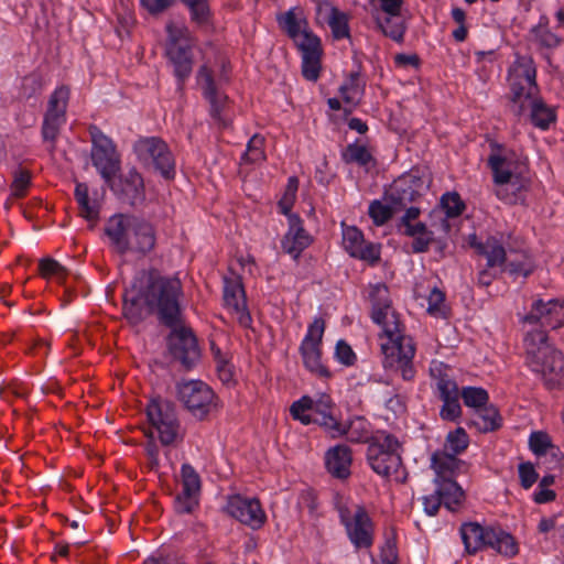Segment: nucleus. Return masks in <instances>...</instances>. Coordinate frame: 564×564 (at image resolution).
I'll use <instances>...</instances> for the list:
<instances>
[{
    "mask_svg": "<svg viewBox=\"0 0 564 564\" xmlns=\"http://www.w3.org/2000/svg\"><path fill=\"white\" fill-rule=\"evenodd\" d=\"M343 246L354 258H358L370 263L379 260V247L375 243L366 242L362 232L355 226L343 227Z\"/></svg>",
    "mask_w": 564,
    "mask_h": 564,
    "instance_id": "23",
    "label": "nucleus"
},
{
    "mask_svg": "<svg viewBox=\"0 0 564 564\" xmlns=\"http://www.w3.org/2000/svg\"><path fill=\"white\" fill-rule=\"evenodd\" d=\"M340 96L345 102V111L351 112L360 102L364 94V83L358 73H351L347 80L339 87Z\"/></svg>",
    "mask_w": 564,
    "mask_h": 564,
    "instance_id": "31",
    "label": "nucleus"
},
{
    "mask_svg": "<svg viewBox=\"0 0 564 564\" xmlns=\"http://www.w3.org/2000/svg\"><path fill=\"white\" fill-rule=\"evenodd\" d=\"M264 138L260 134H254L247 144V150L241 158L242 163L257 164L265 160L264 154Z\"/></svg>",
    "mask_w": 564,
    "mask_h": 564,
    "instance_id": "38",
    "label": "nucleus"
},
{
    "mask_svg": "<svg viewBox=\"0 0 564 564\" xmlns=\"http://www.w3.org/2000/svg\"><path fill=\"white\" fill-rule=\"evenodd\" d=\"M312 242L311 236L302 226L297 215H289V230L283 237L282 248L294 259H297L302 251Z\"/></svg>",
    "mask_w": 564,
    "mask_h": 564,
    "instance_id": "24",
    "label": "nucleus"
},
{
    "mask_svg": "<svg viewBox=\"0 0 564 564\" xmlns=\"http://www.w3.org/2000/svg\"><path fill=\"white\" fill-rule=\"evenodd\" d=\"M332 409L333 402L328 395L322 394L316 400L305 395L291 405L290 412L303 424L317 423L324 426L332 437H337L345 434L347 429L333 416Z\"/></svg>",
    "mask_w": 564,
    "mask_h": 564,
    "instance_id": "8",
    "label": "nucleus"
},
{
    "mask_svg": "<svg viewBox=\"0 0 564 564\" xmlns=\"http://www.w3.org/2000/svg\"><path fill=\"white\" fill-rule=\"evenodd\" d=\"M325 330V322L316 318L310 325L307 334L301 345L304 366L318 376H326L327 369L321 361V343Z\"/></svg>",
    "mask_w": 564,
    "mask_h": 564,
    "instance_id": "17",
    "label": "nucleus"
},
{
    "mask_svg": "<svg viewBox=\"0 0 564 564\" xmlns=\"http://www.w3.org/2000/svg\"><path fill=\"white\" fill-rule=\"evenodd\" d=\"M224 282L225 306L231 312L241 326L249 327L251 324V316L247 311L245 290L240 278L231 275L225 278Z\"/></svg>",
    "mask_w": 564,
    "mask_h": 564,
    "instance_id": "21",
    "label": "nucleus"
},
{
    "mask_svg": "<svg viewBox=\"0 0 564 564\" xmlns=\"http://www.w3.org/2000/svg\"><path fill=\"white\" fill-rule=\"evenodd\" d=\"M43 87V77L39 73H31L25 76L21 85V96L31 98L39 94Z\"/></svg>",
    "mask_w": 564,
    "mask_h": 564,
    "instance_id": "50",
    "label": "nucleus"
},
{
    "mask_svg": "<svg viewBox=\"0 0 564 564\" xmlns=\"http://www.w3.org/2000/svg\"><path fill=\"white\" fill-rule=\"evenodd\" d=\"M398 560L395 544L388 541L381 550V561L383 564H395Z\"/></svg>",
    "mask_w": 564,
    "mask_h": 564,
    "instance_id": "64",
    "label": "nucleus"
},
{
    "mask_svg": "<svg viewBox=\"0 0 564 564\" xmlns=\"http://www.w3.org/2000/svg\"><path fill=\"white\" fill-rule=\"evenodd\" d=\"M445 301L444 293L438 289H433L429 295L427 302V312L432 315H443V304Z\"/></svg>",
    "mask_w": 564,
    "mask_h": 564,
    "instance_id": "57",
    "label": "nucleus"
},
{
    "mask_svg": "<svg viewBox=\"0 0 564 564\" xmlns=\"http://www.w3.org/2000/svg\"><path fill=\"white\" fill-rule=\"evenodd\" d=\"M498 419L499 415L497 410L494 408H487L485 405L476 410L475 417L473 419V424H475L480 431L488 432L499 426Z\"/></svg>",
    "mask_w": 564,
    "mask_h": 564,
    "instance_id": "37",
    "label": "nucleus"
},
{
    "mask_svg": "<svg viewBox=\"0 0 564 564\" xmlns=\"http://www.w3.org/2000/svg\"><path fill=\"white\" fill-rule=\"evenodd\" d=\"M178 398L185 408L197 419H205L217 408L213 390L200 380L180 383Z\"/></svg>",
    "mask_w": 564,
    "mask_h": 564,
    "instance_id": "12",
    "label": "nucleus"
},
{
    "mask_svg": "<svg viewBox=\"0 0 564 564\" xmlns=\"http://www.w3.org/2000/svg\"><path fill=\"white\" fill-rule=\"evenodd\" d=\"M351 465L350 449L345 445H337L326 453L327 470L337 478H346Z\"/></svg>",
    "mask_w": 564,
    "mask_h": 564,
    "instance_id": "28",
    "label": "nucleus"
},
{
    "mask_svg": "<svg viewBox=\"0 0 564 564\" xmlns=\"http://www.w3.org/2000/svg\"><path fill=\"white\" fill-rule=\"evenodd\" d=\"M464 463L456 455L448 452H436L432 455V468L435 471V481L445 480L456 476Z\"/></svg>",
    "mask_w": 564,
    "mask_h": 564,
    "instance_id": "29",
    "label": "nucleus"
},
{
    "mask_svg": "<svg viewBox=\"0 0 564 564\" xmlns=\"http://www.w3.org/2000/svg\"><path fill=\"white\" fill-rule=\"evenodd\" d=\"M31 185V173L28 170L19 169L13 172L11 183V196L14 198L23 197Z\"/></svg>",
    "mask_w": 564,
    "mask_h": 564,
    "instance_id": "44",
    "label": "nucleus"
},
{
    "mask_svg": "<svg viewBox=\"0 0 564 564\" xmlns=\"http://www.w3.org/2000/svg\"><path fill=\"white\" fill-rule=\"evenodd\" d=\"M525 109L530 110L532 123L541 129L549 128L550 123L555 120L554 111L536 98V95L519 102L518 113Z\"/></svg>",
    "mask_w": 564,
    "mask_h": 564,
    "instance_id": "27",
    "label": "nucleus"
},
{
    "mask_svg": "<svg viewBox=\"0 0 564 564\" xmlns=\"http://www.w3.org/2000/svg\"><path fill=\"white\" fill-rule=\"evenodd\" d=\"M477 250L487 259V265L492 268L500 265L506 260L503 247L494 238H489L485 243H478Z\"/></svg>",
    "mask_w": 564,
    "mask_h": 564,
    "instance_id": "35",
    "label": "nucleus"
},
{
    "mask_svg": "<svg viewBox=\"0 0 564 564\" xmlns=\"http://www.w3.org/2000/svg\"><path fill=\"white\" fill-rule=\"evenodd\" d=\"M173 0H141L142 6L152 14L160 13L172 4ZM191 11L192 20L203 23L207 20L209 9L207 0H182Z\"/></svg>",
    "mask_w": 564,
    "mask_h": 564,
    "instance_id": "25",
    "label": "nucleus"
},
{
    "mask_svg": "<svg viewBox=\"0 0 564 564\" xmlns=\"http://www.w3.org/2000/svg\"><path fill=\"white\" fill-rule=\"evenodd\" d=\"M69 99V89L67 87H58L51 95L47 104V115L66 116V108Z\"/></svg>",
    "mask_w": 564,
    "mask_h": 564,
    "instance_id": "39",
    "label": "nucleus"
},
{
    "mask_svg": "<svg viewBox=\"0 0 564 564\" xmlns=\"http://www.w3.org/2000/svg\"><path fill=\"white\" fill-rule=\"evenodd\" d=\"M147 415L163 445H173L181 440L180 423L171 402L151 401L147 406Z\"/></svg>",
    "mask_w": 564,
    "mask_h": 564,
    "instance_id": "11",
    "label": "nucleus"
},
{
    "mask_svg": "<svg viewBox=\"0 0 564 564\" xmlns=\"http://www.w3.org/2000/svg\"><path fill=\"white\" fill-rule=\"evenodd\" d=\"M105 234L110 239L113 249L120 254L127 252L145 254L155 245L153 226L133 215L111 216L106 224Z\"/></svg>",
    "mask_w": 564,
    "mask_h": 564,
    "instance_id": "4",
    "label": "nucleus"
},
{
    "mask_svg": "<svg viewBox=\"0 0 564 564\" xmlns=\"http://www.w3.org/2000/svg\"><path fill=\"white\" fill-rule=\"evenodd\" d=\"M377 447L368 448V459L372 469L383 477L397 482H403L406 479V473L403 468L399 452H389V454H379Z\"/></svg>",
    "mask_w": 564,
    "mask_h": 564,
    "instance_id": "22",
    "label": "nucleus"
},
{
    "mask_svg": "<svg viewBox=\"0 0 564 564\" xmlns=\"http://www.w3.org/2000/svg\"><path fill=\"white\" fill-rule=\"evenodd\" d=\"M525 361L547 389L564 387V357L547 340L545 330L534 328L524 337Z\"/></svg>",
    "mask_w": 564,
    "mask_h": 564,
    "instance_id": "3",
    "label": "nucleus"
},
{
    "mask_svg": "<svg viewBox=\"0 0 564 564\" xmlns=\"http://www.w3.org/2000/svg\"><path fill=\"white\" fill-rule=\"evenodd\" d=\"M169 348L173 358L186 369H191L199 360L197 340L188 328H174L169 336Z\"/></svg>",
    "mask_w": 564,
    "mask_h": 564,
    "instance_id": "18",
    "label": "nucleus"
},
{
    "mask_svg": "<svg viewBox=\"0 0 564 564\" xmlns=\"http://www.w3.org/2000/svg\"><path fill=\"white\" fill-rule=\"evenodd\" d=\"M399 212V209H394V206L387 202V204H382L378 200L371 203L369 207V215L372 218L373 223L378 226L383 225L388 221L391 216Z\"/></svg>",
    "mask_w": 564,
    "mask_h": 564,
    "instance_id": "47",
    "label": "nucleus"
},
{
    "mask_svg": "<svg viewBox=\"0 0 564 564\" xmlns=\"http://www.w3.org/2000/svg\"><path fill=\"white\" fill-rule=\"evenodd\" d=\"M488 163L492 170L495 183L498 185L497 196L511 203L513 199L508 192L516 194L527 186L528 181L523 176L525 165L516 158L514 153L500 147L492 150Z\"/></svg>",
    "mask_w": 564,
    "mask_h": 564,
    "instance_id": "5",
    "label": "nucleus"
},
{
    "mask_svg": "<svg viewBox=\"0 0 564 564\" xmlns=\"http://www.w3.org/2000/svg\"><path fill=\"white\" fill-rule=\"evenodd\" d=\"M228 82L226 63L219 59L204 63L197 73V84L210 105V116L219 127H226L228 120L221 113L228 102V97L223 93V86Z\"/></svg>",
    "mask_w": 564,
    "mask_h": 564,
    "instance_id": "6",
    "label": "nucleus"
},
{
    "mask_svg": "<svg viewBox=\"0 0 564 564\" xmlns=\"http://www.w3.org/2000/svg\"><path fill=\"white\" fill-rule=\"evenodd\" d=\"M80 215L90 223L93 228L99 215V207L96 202H90L89 198L84 204H78Z\"/></svg>",
    "mask_w": 564,
    "mask_h": 564,
    "instance_id": "63",
    "label": "nucleus"
},
{
    "mask_svg": "<svg viewBox=\"0 0 564 564\" xmlns=\"http://www.w3.org/2000/svg\"><path fill=\"white\" fill-rule=\"evenodd\" d=\"M405 234L414 238L412 243V249L414 252L426 251L430 242L433 239L432 232H430L425 225L421 221H417L414 225H409V229Z\"/></svg>",
    "mask_w": 564,
    "mask_h": 564,
    "instance_id": "36",
    "label": "nucleus"
},
{
    "mask_svg": "<svg viewBox=\"0 0 564 564\" xmlns=\"http://www.w3.org/2000/svg\"><path fill=\"white\" fill-rule=\"evenodd\" d=\"M435 484L437 486L435 492L447 509L455 510L463 502L465 494L454 479L446 478Z\"/></svg>",
    "mask_w": 564,
    "mask_h": 564,
    "instance_id": "32",
    "label": "nucleus"
},
{
    "mask_svg": "<svg viewBox=\"0 0 564 564\" xmlns=\"http://www.w3.org/2000/svg\"><path fill=\"white\" fill-rule=\"evenodd\" d=\"M465 405L476 410L485 406L488 401V393L482 388L466 387L460 391Z\"/></svg>",
    "mask_w": 564,
    "mask_h": 564,
    "instance_id": "41",
    "label": "nucleus"
},
{
    "mask_svg": "<svg viewBox=\"0 0 564 564\" xmlns=\"http://www.w3.org/2000/svg\"><path fill=\"white\" fill-rule=\"evenodd\" d=\"M216 362V371L220 381L225 384H229L234 381V367L229 361V358L220 351L219 348H212Z\"/></svg>",
    "mask_w": 564,
    "mask_h": 564,
    "instance_id": "40",
    "label": "nucleus"
},
{
    "mask_svg": "<svg viewBox=\"0 0 564 564\" xmlns=\"http://www.w3.org/2000/svg\"><path fill=\"white\" fill-rule=\"evenodd\" d=\"M227 512L251 529H259L265 522V513L256 498L232 496L227 502Z\"/></svg>",
    "mask_w": 564,
    "mask_h": 564,
    "instance_id": "19",
    "label": "nucleus"
},
{
    "mask_svg": "<svg viewBox=\"0 0 564 564\" xmlns=\"http://www.w3.org/2000/svg\"><path fill=\"white\" fill-rule=\"evenodd\" d=\"M465 550L474 554L485 547H491L506 557L518 554L516 540L506 531L491 527H482L477 522L464 523L460 528Z\"/></svg>",
    "mask_w": 564,
    "mask_h": 564,
    "instance_id": "7",
    "label": "nucleus"
},
{
    "mask_svg": "<svg viewBox=\"0 0 564 564\" xmlns=\"http://www.w3.org/2000/svg\"><path fill=\"white\" fill-rule=\"evenodd\" d=\"M336 507L350 542L358 549L369 547L373 540V524L366 508L344 498L337 500Z\"/></svg>",
    "mask_w": 564,
    "mask_h": 564,
    "instance_id": "9",
    "label": "nucleus"
},
{
    "mask_svg": "<svg viewBox=\"0 0 564 564\" xmlns=\"http://www.w3.org/2000/svg\"><path fill=\"white\" fill-rule=\"evenodd\" d=\"M199 495L182 491L175 498V510L177 513H191L198 506Z\"/></svg>",
    "mask_w": 564,
    "mask_h": 564,
    "instance_id": "53",
    "label": "nucleus"
},
{
    "mask_svg": "<svg viewBox=\"0 0 564 564\" xmlns=\"http://www.w3.org/2000/svg\"><path fill=\"white\" fill-rule=\"evenodd\" d=\"M429 187L423 177L409 173L395 180L386 192V200L394 206V209H403L414 202Z\"/></svg>",
    "mask_w": 564,
    "mask_h": 564,
    "instance_id": "16",
    "label": "nucleus"
},
{
    "mask_svg": "<svg viewBox=\"0 0 564 564\" xmlns=\"http://www.w3.org/2000/svg\"><path fill=\"white\" fill-rule=\"evenodd\" d=\"M299 181L296 177H290L285 187L284 194L279 202L281 212L285 215H290V210L295 202L297 192Z\"/></svg>",
    "mask_w": 564,
    "mask_h": 564,
    "instance_id": "52",
    "label": "nucleus"
},
{
    "mask_svg": "<svg viewBox=\"0 0 564 564\" xmlns=\"http://www.w3.org/2000/svg\"><path fill=\"white\" fill-rule=\"evenodd\" d=\"M369 447H377L379 451L378 455L389 454V452H399L400 443L393 435L381 433L373 438Z\"/></svg>",
    "mask_w": 564,
    "mask_h": 564,
    "instance_id": "51",
    "label": "nucleus"
},
{
    "mask_svg": "<svg viewBox=\"0 0 564 564\" xmlns=\"http://www.w3.org/2000/svg\"><path fill=\"white\" fill-rule=\"evenodd\" d=\"M302 52V56L315 53H322L319 39L308 29L293 40Z\"/></svg>",
    "mask_w": 564,
    "mask_h": 564,
    "instance_id": "43",
    "label": "nucleus"
},
{
    "mask_svg": "<svg viewBox=\"0 0 564 564\" xmlns=\"http://www.w3.org/2000/svg\"><path fill=\"white\" fill-rule=\"evenodd\" d=\"M534 36L536 42L545 47H554L560 43V39L555 34L542 26L534 30Z\"/></svg>",
    "mask_w": 564,
    "mask_h": 564,
    "instance_id": "62",
    "label": "nucleus"
},
{
    "mask_svg": "<svg viewBox=\"0 0 564 564\" xmlns=\"http://www.w3.org/2000/svg\"><path fill=\"white\" fill-rule=\"evenodd\" d=\"M40 272L43 278L52 275L59 278L65 274V269L54 259H43L40 261Z\"/></svg>",
    "mask_w": 564,
    "mask_h": 564,
    "instance_id": "59",
    "label": "nucleus"
},
{
    "mask_svg": "<svg viewBox=\"0 0 564 564\" xmlns=\"http://www.w3.org/2000/svg\"><path fill=\"white\" fill-rule=\"evenodd\" d=\"M321 54L322 53H315L302 56V74L307 80L315 82L318 78L321 72Z\"/></svg>",
    "mask_w": 564,
    "mask_h": 564,
    "instance_id": "49",
    "label": "nucleus"
},
{
    "mask_svg": "<svg viewBox=\"0 0 564 564\" xmlns=\"http://www.w3.org/2000/svg\"><path fill=\"white\" fill-rule=\"evenodd\" d=\"M535 76L536 70L532 58L529 56L518 57L509 69V84L514 104L536 95Z\"/></svg>",
    "mask_w": 564,
    "mask_h": 564,
    "instance_id": "14",
    "label": "nucleus"
},
{
    "mask_svg": "<svg viewBox=\"0 0 564 564\" xmlns=\"http://www.w3.org/2000/svg\"><path fill=\"white\" fill-rule=\"evenodd\" d=\"M372 321L382 328L380 347L384 356V367L400 372L404 380H412L414 368L412 359L415 354L411 337L403 335L399 314L391 305L388 288L384 284L371 286Z\"/></svg>",
    "mask_w": 564,
    "mask_h": 564,
    "instance_id": "2",
    "label": "nucleus"
},
{
    "mask_svg": "<svg viewBox=\"0 0 564 564\" xmlns=\"http://www.w3.org/2000/svg\"><path fill=\"white\" fill-rule=\"evenodd\" d=\"M181 478H182V487H183L182 491L199 495L200 478L191 465L184 464L182 466Z\"/></svg>",
    "mask_w": 564,
    "mask_h": 564,
    "instance_id": "45",
    "label": "nucleus"
},
{
    "mask_svg": "<svg viewBox=\"0 0 564 564\" xmlns=\"http://www.w3.org/2000/svg\"><path fill=\"white\" fill-rule=\"evenodd\" d=\"M564 301L558 299L536 300L532 303L530 312L523 317V322L530 325L540 324L542 327L558 328L563 323Z\"/></svg>",
    "mask_w": 564,
    "mask_h": 564,
    "instance_id": "20",
    "label": "nucleus"
},
{
    "mask_svg": "<svg viewBox=\"0 0 564 564\" xmlns=\"http://www.w3.org/2000/svg\"><path fill=\"white\" fill-rule=\"evenodd\" d=\"M166 32V56L174 66L175 76L183 82L192 73L194 40L188 29L181 23L169 22Z\"/></svg>",
    "mask_w": 564,
    "mask_h": 564,
    "instance_id": "10",
    "label": "nucleus"
},
{
    "mask_svg": "<svg viewBox=\"0 0 564 564\" xmlns=\"http://www.w3.org/2000/svg\"><path fill=\"white\" fill-rule=\"evenodd\" d=\"M90 134L93 141V164L106 182H110L120 169V160L115 144L97 128H93Z\"/></svg>",
    "mask_w": 564,
    "mask_h": 564,
    "instance_id": "15",
    "label": "nucleus"
},
{
    "mask_svg": "<svg viewBox=\"0 0 564 564\" xmlns=\"http://www.w3.org/2000/svg\"><path fill=\"white\" fill-rule=\"evenodd\" d=\"M519 477L521 486L525 489H529L538 480V474L530 463L520 464Z\"/></svg>",
    "mask_w": 564,
    "mask_h": 564,
    "instance_id": "60",
    "label": "nucleus"
},
{
    "mask_svg": "<svg viewBox=\"0 0 564 564\" xmlns=\"http://www.w3.org/2000/svg\"><path fill=\"white\" fill-rule=\"evenodd\" d=\"M442 208L446 216L457 217L464 209V204L457 193H447L442 197Z\"/></svg>",
    "mask_w": 564,
    "mask_h": 564,
    "instance_id": "54",
    "label": "nucleus"
},
{
    "mask_svg": "<svg viewBox=\"0 0 564 564\" xmlns=\"http://www.w3.org/2000/svg\"><path fill=\"white\" fill-rule=\"evenodd\" d=\"M343 159L346 163L366 165L371 161V154L365 145L350 144L344 151Z\"/></svg>",
    "mask_w": 564,
    "mask_h": 564,
    "instance_id": "48",
    "label": "nucleus"
},
{
    "mask_svg": "<svg viewBox=\"0 0 564 564\" xmlns=\"http://www.w3.org/2000/svg\"><path fill=\"white\" fill-rule=\"evenodd\" d=\"M378 23L382 32L397 42H401L404 34V20L400 14L379 15Z\"/></svg>",
    "mask_w": 564,
    "mask_h": 564,
    "instance_id": "34",
    "label": "nucleus"
},
{
    "mask_svg": "<svg viewBox=\"0 0 564 564\" xmlns=\"http://www.w3.org/2000/svg\"><path fill=\"white\" fill-rule=\"evenodd\" d=\"M280 28L294 40L297 35L307 30V22L301 11L291 9L278 17Z\"/></svg>",
    "mask_w": 564,
    "mask_h": 564,
    "instance_id": "33",
    "label": "nucleus"
},
{
    "mask_svg": "<svg viewBox=\"0 0 564 564\" xmlns=\"http://www.w3.org/2000/svg\"><path fill=\"white\" fill-rule=\"evenodd\" d=\"M436 386L442 400L459 398L460 395L458 387L452 378H443Z\"/></svg>",
    "mask_w": 564,
    "mask_h": 564,
    "instance_id": "58",
    "label": "nucleus"
},
{
    "mask_svg": "<svg viewBox=\"0 0 564 564\" xmlns=\"http://www.w3.org/2000/svg\"><path fill=\"white\" fill-rule=\"evenodd\" d=\"M468 446V436L466 432L459 427L454 432L448 433L445 443V451H449L451 454L457 455L465 451Z\"/></svg>",
    "mask_w": 564,
    "mask_h": 564,
    "instance_id": "46",
    "label": "nucleus"
},
{
    "mask_svg": "<svg viewBox=\"0 0 564 564\" xmlns=\"http://www.w3.org/2000/svg\"><path fill=\"white\" fill-rule=\"evenodd\" d=\"M317 14L324 19L332 30L334 39L340 40L349 36L348 17L328 2H321Z\"/></svg>",
    "mask_w": 564,
    "mask_h": 564,
    "instance_id": "26",
    "label": "nucleus"
},
{
    "mask_svg": "<svg viewBox=\"0 0 564 564\" xmlns=\"http://www.w3.org/2000/svg\"><path fill=\"white\" fill-rule=\"evenodd\" d=\"M336 358L344 365L350 366L356 359L351 347L344 340H339L335 349Z\"/></svg>",
    "mask_w": 564,
    "mask_h": 564,
    "instance_id": "61",
    "label": "nucleus"
},
{
    "mask_svg": "<svg viewBox=\"0 0 564 564\" xmlns=\"http://www.w3.org/2000/svg\"><path fill=\"white\" fill-rule=\"evenodd\" d=\"M530 448L536 455L545 454L552 447L551 438L546 433L534 432L529 440Z\"/></svg>",
    "mask_w": 564,
    "mask_h": 564,
    "instance_id": "55",
    "label": "nucleus"
},
{
    "mask_svg": "<svg viewBox=\"0 0 564 564\" xmlns=\"http://www.w3.org/2000/svg\"><path fill=\"white\" fill-rule=\"evenodd\" d=\"M181 281L166 278L156 271L140 272L124 293L123 313L132 324H138L152 313L167 326H176L181 310Z\"/></svg>",
    "mask_w": 564,
    "mask_h": 564,
    "instance_id": "1",
    "label": "nucleus"
},
{
    "mask_svg": "<svg viewBox=\"0 0 564 564\" xmlns=\"http://www.w3.org/2000/svg\"><path fill=\"white\" fill-rule=\"evenodd\" d=\"M443 402L444 404L440 412L442 419L448 421L456 420L462 413L459 398L444 399Z\"/></svg>",
    "mask_w": 564,
    "mask_h": 564,
    "instance_id": "56",
    "label": "nucleus"
},
{
    "mask_svg": "<svg viewBox=\"0 0 564 564\" xmlns=\"http://www.w3.org/2000/svg\"><path fill=\"white\" fill-rule=\"evenodd\" d=\"M134 152L139 160L152 165L165 178L174 175V159L165 142L158 138H144L135 142Z\"/></svg>",
    "mask_w": 564,
    "mask_h": 564,
    "instance_id": "13",
    "label": "nucleus"
},
{
    "mask_svg": "<svg viewBox=\"0 0 564 564\" xmlns=\"http://www.w3.org/2000/svg\"><path fill=\"white\" fill-rule=\"evenodd\" d=\"M120 193L122 198L130 205H137L144 198V186L141 175L131 170L120 182Z\"/></svg>",
    "mask_w": 564,
    "mask_h": 564,
    "instance_id": "30",
    "label": "nucleus"
},
{
    "mask_svg": "<svg viewBox=\"0 0 564 564\" xmlns=\"http://www.w3.org/2000/svg\"><path fill=\"white\" fill-rule=\"evenodd\" d=\"M66 117L61 115L44 116L42 135L45 141L54 142L59 133L61 127L65 123Z\"/></svg>",
    "mask_w": 564,
    "mask_h": 564,
    "instance_id": "42",
    "label": "nucleus"
}]
</instances>
